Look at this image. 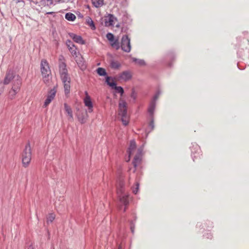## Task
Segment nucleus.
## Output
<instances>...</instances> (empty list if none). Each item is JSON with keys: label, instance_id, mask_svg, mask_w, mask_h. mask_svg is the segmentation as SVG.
<instances>
[{"label": "nucleus", "instance_id": "f257e3e1", "mask_svg": "<svg viewBox=\"0 0 249 249\" xmlns=\"http://www.w3.org/2000/svg\"><path fill=\"white\" fill-rule=\"evenodd\" d=\"M116 189L120 202L125 206L124 209V212H125L129 204L128 195L125 193L124 178L122 176H120L117 180Z\"/></svg>", "mask_w": 249, "mask_h": 249}, {"label": "nucleus", "instance_id": "f03ea898", "mask_svg": "<svg viewBox=\"0 0 249 249\" xmlns=\"http://www.w3.org/2000/svg\"><path fill=\"white\" fill-rule=\"evenodd\" d=\"M127 104L126 102L120 99L119 103V115L121 116V120L125 126L128 124V117L127 111Z\"/></svg>", "mask_w": 249, "mask_h": 249}, {"label": "nucleus", "instance_id": "7ed1b4c3", "mask_svg": "<svg viewBox=\"0 0 249 249\" xmlns=\"http://www.w3.org/2000/svg\"><path fill=\"white\" fill-rule=\"evenodd\" d=\"M31 147L30 142H28L22 153V163L24 167L26 168L29 166L31 162Z\"/></svg>", "mask_w": 249, "mask_h": 249}, {"label": "nucleus", "instance_id": "20e7f679", "mask_svg": "<svg viewBox=\"0 0 249 249\" xmlns=\"http://www.w3.org/2000/svg\"><path fill=\"white\" fill-rule=\"evenodd\" d=\"M21 85V80L18 75H17L16 79L13 81V86L9 92V98L13 99L15 95L19 91Z\"/></svg>", "mask_w": 249, "mask_h": 249}, {"label": "nucleus", "instance_id": "39448f33", "mask_svg": "<svg viewBox=\"0 0 249 249\" xmlns=\"http://www.w3.org/2000/svg\"><path fill=\"white\" fill-rule=\"evenodd\" d=\"M120 47L123 51L126 53H129L130 52L131 49L130 39L127 35L123 36L121 39Z\"/></svg>", "mask_w": 249, "mask_h": 249}, {"label": "nucleus", "instance_id": "423d86ee", "mask_svg": "<svg viewBox=\"0 0 249 249\" xmlns=\"http://www.w3.org/2000/svg\"><path fill=\"white\" fill-rule=\"evenodd\" d=\"M106 82L108 86L115 89L117 92L120 93L121 96L123 95L124 93L123 88L121 86H117L116 82L114 81L111 77L107 76L106 77Z\"/></svg>", "mask_w": 249, "mask_h": 249}, {"label": "nucleus", "instance_id": "0eeeda50", "mask_svg": "<svg viewBox=\"0 0 249 249\" xmlns=\"http://www.w3.org/2000/svg\"><path fill=\"white\" fill-rule=\"evenodd\" d=\"M41 72L43 78H46L51 73L49 64L46 60H42L40 64Z\"/></svg>", "mask_w": 249, "mask_h": 249}, {"label": "nucleus", "instance_id": "6e6552de", "mask_svg": "<svg viewBox=\"0 0 249 249\" xmlns=\"http://www.w3.org/2000/svg\"><path fill=\"white\" fill-rule=\"evenodd\" d=\"M61 79L63 83L65 92L66 94L70 93L71 86V78L68 74L60 76Z\"/></svg>", "mask_w": 249, "mask_h": 249}, {"label": "nucleus", "instance_id": "1a4fd4ad", "mask_svg": "<svg viewBox=\"0 0 249 249\" xmlns=\"http://www.w3.org/2000/svg\"><path fill=\"white\" fill-rule=\"evenodd\" d=\"M16 77L15 73L12 69H8L6 72L3 82L4 85L9 84L10 82Z\"/></svg>", "mask_w": 249, "mask_h": 249}, {"label": "nucleus", "instance_id": "9d476101", "mask_svg": "<svg viewBox=\"0 0 249 249\" xmlns=\"http://www.w3.org/2000/svg\"><path fill=\"white\" fill-rule=\"evenodd\" d=\"M56 90L53 88L50 90L49 92L47 99L45 100L43 107H47L52 102V101L54 99L55 94H56Z\"/></svg>", "mask_w": 249, "mask_h": 249}, {"label": "nucleus", "instance_id": "9b49d317", "mask_svg": "<svg viewBox=\"0 0 249 249\" xmlns=\"http://www.w3.org/2000/svg\"><path fill=\"white\" fill-rule=\"evenodd\" d=\"M132 78V74L130 71H125L120 73L118 75V79L123 80L127 81L130 80Z\"/></svg>", "mask_w": 249, "mask_h": 249}, {"label": "nucleus", "instance_id": "f8f14e48", "mask_svg": "<svg viewBox=\"0 0 249 249\" xmlns=\"http://www.w3.org/2000/svg\"><path fill=\"white\" fill-rule=\"evenodd\" d=\"M86 97L84 99V103L86 107H88V111L91 113L93 111V104L91 101L90 97L88 95L87 92H86Z\"/></svg>", "mask_w": 249, "mask_h": 249}, {"label": "nucleus", "instance_id": "ddd939ff", "mask_svg": "<svg viewBox=\"0 0 249 249\" xmlns=\"http://www.w3.org/2000/svg\"><path fill=\"white\" fill-rule=\"evenodd\" d=\"M116 20V18L111 14H109L107 17L105 18V24L107 27H109L111 26H114V20Z\"/></svg>", "mask_w": 249, "mask_h": 249}, {"label": "nucleus", "instance_id": "4468645a", "mask_svg": "<svg viewBox=\"0 0 249 249\" xmlns=\"http://www.w3.org/2000/svg\"><path fill=\"white\" fill-rule=\"evenodd\" d=\"M70 36L76 43L80 44H85V41L80 36L76 35L73 33H70Z\"/></svg>", "mask_w": 249, "mask_h": 249}, {"label": "nucleus", "instance_id": "2eb2a0df", "mask_svg": "<svg viewBox=\"0 0 249 249\" xmlns=\"http://www.w3.org/2000/svg\"><path fill=\"white\" fill-rule=\"evenodd\" d=\"M59 73L60 76L68 74L65 63L62 62L59 63Z\"/></svg>", "mask_w": 249, "mask_h": 249}, {"label": "nucleus", "instance_id": "dca6fc26", "mask_svg": "<svg viewBox=\"0 0 249 249\" xmlns=\"http://www.w3.org/2000/svg\"><path fill=\"white\" fill-rule=\"evenodd\" d=\"M64 109L68 116V120L72 121L73 120V114L71 107L66 103L64 104Z\"/></svg>", "mask_w": 249, "mask_h": 249}, {"label": "nucleus", "instance_id": "f3484780", "mask_svg": "<svg viewBox=\"0 0 249 249\" xmlns=\"http://www.w3.org/2000/svg\"><path fill=\"white\" fill-rule=\"evenodd\" d=\"M156 107V103L154 101H152L149 106L148 112L150 115V117L154 116V112Z\"/></svg>", "mask_w": 249, "mask_h": 249}, {"label": "nucleus", "instance_id": "a211bd4d", "mask_svg": "<svg viewBox=\"0 0 249 249\" xmlns=\"http://www.w3.org/2000/svg\"><path fill=\"white\" fill-rule=\"evenodd\" d=\"M136 147V143L135 140H133L130 141L129 147L127 151V153L129 155V157L132 154L133 151L135 149Z\"/></svg>", "mask_w": 249, "mask_h": 249}, {"label": "nucleus", "instance_id": "6ab92c4d", "mask_svg": "<svg viewBox=\"0 0 249 249\" xmlns=\"http://www.w3.org/2000/svg\"><path fill=\"white\" fill-rule=\"evenodd\" d=\"M76 63L80 69L82 70H85L86 68V65L83 61L82 57H80L76 60Z\"/></svg>", "mask_w": 249, "mask_h": 249}, {"label": "nucleus", "instance_id": "aec40b11", "mask_svg": "<svg viewBox=\"0 0 249 249\" xmlns=\"http://www.w3.org/2000/svg\"><path fill=\"white\" fill-rule=\"evenodd\" d=\"M86 23L87 25L89 26L91 30H95L96 29V27L94 24V23L93 21L91 18L89 17L87 18L86 20Z\"/></svg>", "mask_w": 249, "mask_h": 249}, {"label": "nucleus", "instance_id": "412c9836", "mask_svg": "<svg viewBox=\"0 0 249 249\" xmlns=\"http://www.w3.org/2000/svg\"><path fill=\"white\" fill-rule=\"evenodd\" d=\"M121 66V65L120 63L117 61L111 60L110 62V66L113 69H118L119 68H120Z\"/></svg>", "mask_w": 249, "mask_h": 249}, {"label": "nucleus", "instance_id": "4be33fe9", "mask_svg": "<svg viewBox=\"0 0 249 249\" xmlns=\"http://www.w3.org/2000/svg\"><path fill=\"white\" fill-rule=\"evenodd\" d=\"M91 1L93 6L96 8L100 7L104 4V0H91Z\"/></svg>", "mask_w": 249, "mask_h": 249}, {"label": "nucleus", "instance_id": "5701e85b", "mask_svg": "<svg viewBox=\"0 0 249 249\" xmlns=\"http://www.w3.org/2000/svg\"><path fill=\"white\" fill-rule=\"evenodd\" d=\"M65 18L69 21H73L75 19L76 16L71 13H68L65 15Z\"/></svg>", "mask_w": 249, "mask_h": 249}, {"label": "nucleus", "instance_id": "b1692460", "mask_svg": "<svg viewBox=\"0 0 249 249\" xmlns=\"http://www.w3.org/2000/svg\"><path fill=\"white\" fill-rule=\"evenodd\" d=\"M97 73L100 76L107 75V73L105 69L103 68H98L96 70Z\"/></svg>", "mask_w": 249, "mask_h": 249}, {"label": "nucleus", "instance_id": "393cba45", "mask_svg": "<svg viewBox=\"0 0 249 249\" xmlns=\"http://www.w3.org/2000/svg\"><path fill=\"white\" fill-rule=\"evenodd\" d=\"M141 159L140 158V156L139 155H136L134 158V160L133 161V164L135 167H136L137 166V163L140 162Z\"/></svg>", "mask_w": 249, "mask_h": 249}, {"label": "nucleus", "instance_id": "a878e982", "mask_svg": "<svg viewBox=\"0 0 249 249\" xmlns=\"http://www.w3.org/2000/svg\"><path fill=\"white\" fill-rule=\"evenodd\" d=\"M133 61L138 64L140 66H143L145 64V62L143 60L139 59L136 58H132Z\"/></svg>", "mask_w": 249, "mask_h": 249}, {"label": "nucleus", "instance_id": "bb28decb", "mask_svg": "<svg viewBox=\"0 0 249 249\" xmlns=\"http://www.w3.org/2000/svg\"><path fill=\"white\" fill-rule=\"evenodd\" d=\"M111 46L115 48L117 50H119L120 48V45L118 39H116L114 40L113 42L111 43Z\"/></svg>", "mask_w": 249, "mask_h": 249}, {"label": "nucleus", "instance_id": "cd10ccee", "mask_svg": "<svg viewBox=\"0 0 249 249\" xmlns=\"http://www.w3.org/2000/svg\"><path fill=\"white\" fill-rule=\"evenodd\" d=\"M149 127H150V130H149V132L153 130L154 128V116H152V117H150V121L149 124Z\"/></svg>", "mask_w": 249, "mask_h": 249}, {"label": "nucleus", "instance_id": "c85d7f7f", "mask_svg": "<svg viewBox=\"0 0 249 249\" xmlns=\"http://www.w3.org/2000/svg\"><path fill=\"white\" fill-rule=\"evenodd\" d=\"M106 37L110 41L113 42L114 40V36L112 33H107L106 35Z\"/></svg>", "mask_w": 249, "mask_h": 249}, {"label": "nucleus", "instance_id": "c756f323", "mask_svg": "<svg viewBox=\"0 0 249 249\" xmlns=\"http://www.w3.org/2000/svg\"><path fill=\"white\" fill-rule=\"evenodd\" d=\"M55 218V215L53 213H51L47 217V222H52Z\"/></svg>", "mask_w": 249, "mask_h": 249}, {"label": "nucleus", "instance_id": "7c9ffc66", "mask_svg": "<svg viewBox=\"0 0 249 249\" xmlns=\"http://www.w3.org/2000/svg\"><path fill=\"white\" fill-rule=\"evenodd\" d=\"M160 94V93L159 91H157V93H156V94L154 95L152 101H154L155 103H156V101L159 98V96Z\"/></svg>", "mask_w": 249, "mask_h": 249}, {"label": "nucleus", "instance_id": "2f4dec72", "mask_svg": "<svg viewBox=\"0 0 249 249\" xmlns=\"http://www.w3.org/2000/svg\"><path fill=\"white\" fill-rule=\"evenodd\" d=\"M4 85L2 81L0 82V95L2 93L4 90Z\"/></svg>", "mask_w": 249, "mask_h": 249}, {"label": "nucleus", "instance_id": "473e14b6", "mask_svg": "<svg viewBox=\"0 0 249 249\" xmlns=\"http://www.w3.org/2000/svg\"><path fill=\"white\" fill-rule=\"evenodd\" d=\"M46 1V4L44 5H43V6H49L53 4V0H45Z\"/></svg>", "mask_w": 249, "mask_h": 249}, {"label": "nucleus", "instance_id": "72a5a7b5", "mask_svg": "<svg viewBox=\"0 0 249 249\" xmlns=\"http://www.w3.org/2000/svg\"><path fill=\"white\" fill-rule=\"evenodd\" d=\"M130 230L131 232L133 233L134 232L135 225L133 221L130 222Z\"/></svg>", "mask_w": 249, "mask_h": 249}, {"label": "nucleus", "instance_id": "f704fd0d", "mask_svg": "<svg viewBox=\"0 0 249 249\" xmlns=\"http://www.w3.org/2000/svg\"><path fill=\"white\" fill-rule=\"evenodd\" d=\"M69 50L73 55L76 54L77 53H76L75 49H73L72 48L70 47Z\"/></svg>", "mask_w": 249, "mask_h": 249}, {"label": "nucleus", "instance_id": "c9c22d12", "mask_svg": "<svg viewBox=\"0 0 249 249\" xmlns=\"http://www.w3.org/2000/svg\"><path fill=\"white\" fill-rule=\"evenodd\" d=\"M136 187L134 189H133V192L135 194H136L138 192L139 189V184L137 182L136 184Z\"/></svg>", "mask_w": 249, "mask_h": 249}, {"label": "nucleus", "instance_id": "e433bc0d", "mask_svg": "<svg viewBox=\"0 0 249 249\" xmlns=\"http://www.w3.org/2000/svg\"><path fill=\"white\" fill-rule=\"evenodd\" d=\"M78 119H79V121L81 124H84L86 122V120H85V119L84 117H82V118L79 117L78 118Z\"/></svg>", "mask_w": 249, "mask_h": 249}, {"label": "nucleus", "instance_id": "4c0bfd02", "mask_svg": "<svg viewBox=\"0 0 249 249\" xmlns=\"http://www.w3.org/2000/svg\"><path fill=\"white\" fill-rule=\"evenodd\" d=\"M142 149H141V148L138 149V154L137 155H140L141 154V153L142 152Z\"/></svg>", "mask_w": 249, "mask_h": 249}, {"label": "nucleus", "instance_id": "58836bf2", "mask_svg": "<svg viewBox=\"0 0 249 249\" xmlns=\"http://www.w3.org/2000/svg\"><path fill=\"white\" fill-rule=\"evenodd\" d=\"M54 12H47L46 13L47 15H52V14H54Z\"/></svg>", "mask_w": 249, "mask_h": 249}, {"label": "nucleus", "instance_id": "ea45409f", "mask_svg": "<svg viewBox=\"0 0 249 249\" xmlns=\"http://www.w3.org/2000/svg\"><path fill=\"white\" fill-rule=\"evenodd\" d=\"M27 249H34L32 245H30Z\"/></svg>", "mask_w": 249, "mask_h": 249}, {"label": "nucleus", "instance_id": "a19ab883", "mask_svg": "<svg viewBox=\"0 0 249 249\" xmlns=\"http://www.w3.org/2000/svg\"><path fill=\"white\" fill-rule=\"evenodd\" d=\"M68 1L67 0H59V1L60 2H65Z\"/></svg>", "mask_w": 249, "mask_h": 249}, {"label": "nucleus", "instance_id": "79ce46f5", "mask_svg": "<svg viewBox=\"0 0 249 249\" xmlns=\"http://www.w3.org/2000/svg\"><path fill=\"white\" fill-rule=\"evenodd\" d=\"M116 27H119V25H116Z\"/></svg>", "mask_w": 249, "mask_h": 249}]
</instances>
